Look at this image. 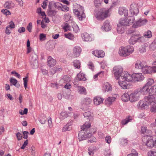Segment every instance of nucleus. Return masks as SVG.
<instances>
[{
    "instance_id": "obj_57",
    "label": "nucleus",
    "mask_w": 156,
    "mask_h": 156,
    "mask_svg": "<svg viewBox=\"0 0 156 156\" xmlns=\"http://www.w3.org/2000/svg\"><path fill=\"white\" fill-rule=\"evenodd\" d=\"M53 5L55 8L58 9H60L61 6H62V4L59 2L54 3Z\"/></svg>"
},
{
    "instance_id": "obj_13",
    "label": "nucleus",
    "mask_w": 156,
    "mask_h": 156,
    "mask_svg": "<svg viewBox=\"0 0 156 156\" xmlns=\"http://www.w3.org/2000/svg\"><path fill=\"white\" fill-rule=\"evenodd\" d=\"M102 30L106 31H110L111 29L110 23L108 20H105L101 27Z\"/></svg>"
},
{
    "instance_id": "obj_59",
    "label": "nucleus",
    "mask_w": 156,
    "mask_h": 156,
    "mask_svg": "<svg viewBox=\"0 0 156 156\" xmlns=\"http://www.w3.org/2000/svg\"><path fill=\"white\" fill-rule=\"evenodd\" d=\"M28 77V76H26V77L23 78L24 87L26 89V88L27 87V86Z\"/></svg>"
},
{
    "instance_id": "obj_8",
    "label": "nucleus",
    "mask_w": 156,
    "mask_h": 156,
    "mask_svg": "<svg viewBox=\"0 0 156 156\" xmlns=\"http://www.w3.org/2000/svg\"><path fill=\"white\" fill-rule=\"evenodd\" d=\"M143 37H141L139 34L133 35L129 40V43L130 44L133 45L136 42L141 41L144 38Z\"/></svg>"
},
{
    "instance_id": "obj_25",
    "label": "nucleus",
    "mask_w": 156,
    "mask_h": 156,
    "mask_svg": "<svg viewBox=\"0 0 156 156\" xmlns=\"http://www.w3.org/2000/svg\"><path fill=\"white\" fill-rule=\"evenodd\" d=\"M120 80L118 82L119 85L123 89H126L129 88V85L126 82V81L122 80Z\"/></svg>"
},
{
    "instance_id": "obj_20",
    "label": "nucleus",
    "mask_w": 156,
    "mask_h": 156,
    "mask_svg": "<svg viewBox=\"0 0 156 156\" xmlns=\"http://www.w3.org/2000/svg\"><path fill=\"white\" fill-rule=\"evenodd\" d=\"M139 91L140 94L143 95H146L149 92L150 94H151L150 93V88L145 85L140 89Z\"/></svg>"
},
{
    "instance_id": "obj_29",
    "label": "nucleus",
    "mask_w": 156,
    "mask_h": 156,
    "mask_svg": "<svg viewBox=\"0 0 156 156\" xmlns=\"http://www.w3.org/2000/svg\"><path fill=\"white\" fill-rule=\"evenodd\" d=\"M146 83L145 85L149 87L150 86H152L154 83H155V82L153 79L148 78L147 79Z\"/></svg>"
},
{
    "instance_id": "obj_31",
    "label": "nucleus",
    "mask_w": 156,
    "mask_h": 156,
    "mask_svg": "<svg viewBox=\"0 0 156 156\" xmlns=\"http://www.w3.org/2000/svg\"><path fill=\"white\" fill-rule=\"evenodd\" d=\"M120 26H127L128 25V23L127 19L124 18L120 19L119 20V25Z\"/></svg>"
},
{
    "instance_id": "obj_60",
    "label": "nucleus",
    "mask_w": 156,
    "mask_h": 156,
    "mask_svg": "<svg viewBox=\"0 0 156 156\" xmlns=\"http://www.w3.org/2000/svg\"><path fill=\"white\" fill-rule=\"evenodd\" d=\"M81 133L79 132V133L78 137L80 141L83 140H84L86 138V135L85 136L84 135H81Z\"/></svg>"
},
{
    "instance_id": "obj_40",
    "label": "nucleus",
    "mask_w": 156,
    "mask_h": 156,
    "mask_svg": "<svg viewBox=\"0 0 156 156\" xmlns=\"http://www.w3.org/2000/svg\"><path fill=\"white\" fill-rule=\"evenodd\" d=\"M84 8L80 6V5H78L77 6V9H76L74 10V12L75 14H78L81 11H84Z\"/></svg>"
},
{
    "instance_id": "obj_21",
    "label": "nucleus",
    "mask_w": 156,
    "mask_h": 156,
    "mask_svg": "<svg viewBox=\"0 0 156 156\" xmlns=\"http://www.w3.org/2000/svg\"><path fill=\"white\" fill-rule=\"evenodd\" d=\"M92 100L89 98H85L83 99L81 103L83 106H88L91 103Z\"/></svg>"
},
{
    "instance_id": "obj_2",
    "label": "nucleus",
    "mask_w": 156,
    "mask_h": 156,
    "mask_svg": "<svg viewBox=\"0 0 156 156\" xmlns=\"http://www.w3.org/2000/svg\"><path fill=\"white\" fill-rule=\"evenodd\" d=\"M144 78L141 73H133L131 75L128 72H125L121 76L122 80L128 82L140 81L143 80Z\"/></svg>"
},
{
    "instance_id": "obj_14",
    "label": "nucleus",
    "mask_w": 156,
    "mask_h": 156,
    "mask_svg": "<svg viewBox=\"0 0 156 156\" xmlns=\"http://www.w3.org/2000/svg\"><path fill=\"white\" fill-rule=\"evenodd\" d=\"M147 22V20L146 19H140L135 23H134L133 27L134 28H136L144 25Z\"/></svg>"
},
{
    "instance_id": "obj_6",
    "label": "nucleus",
    "mask_w": 156,
    "mask_h": 156,
    "mask_svg": "<svg viewBox=\"0 0 156 156\" xmlns=\"http://www.w3.org/2000/svg\"><path fill=\"white\" fill-rule=\"evenodd\" d=\"M143 140L145 143L146 145L148 147L152 148L154 146V140L152 134L150 135H145L143 138Z\"/></svg>"
},
{
    "instance_id": "obj_46",
    "label": "nucleus",
    "mask_w": 156,
    "mask_h": 156,
    "mask_svg": "<svg viewBox=\"0 0 156 156\" xmlns=\"http://www.w3.org/2000/svg\"><path fill=\"white\" fill-rule=\"evenodd\" d=\"M128 23V25H131L133 23L135 20V18L134 16H128L127 19Z\"/></svg>"
},
{
    "instance_id": "obj_33",
    "label": "nucleus",
    "mask_w": 156,
    "mask_h": 156,
    "mask_svg": "<svg viewBox=\"0 0 156 156\" xmlns=\"http://www.w3.org/2000/svg\"><path fill=\"white\" fill-rule=\"evenodd\" d=\"M10 82L12 85H14L16 87H20V84L16 79L13 78H10Z\"/></svg>"
},
{
    "instance_id": "obj_38",
    "label": "nucleus",
    "mask_w": 156,
    "mask_h": 156,
    "mask_svg": "<svg viewBox=\"0 0 156 156\" xmlns=\"http://www.w3.org/2000/svg\"><path fill=\"white\" fill-rule=\"evenodd\" d=\"M70 112H62L60 113V118L62 119H65L67 118L69 116H70L71 115Z\"/></svg>"
},
{
    "instance_id": "obj_17",
    "label": "nucleus",
    "mask_w": 156,
    "mask_h": 156,
    "mask_svg": "<svg viewBox=\"0 0 156 156\" xmlns=\"http://www.w3.org/2000/svg\"><path fill=\"white\" fill-rule=\"evenodd\" d=\"M112 87L108 82H105L102 85L103 90L105 92L110 91L112 90Z\"/></svg>"
},
{
    "instance_id": "obj_22",
    "label": "nucleus",
    "mask_w": 156,
    "mask_h": 156,
    "mask_svg": "<svg viewBox=\"0 0 156 156\" xmlns=\"http://www.w3.org/2000/svg\"><path fill=\"white\" fill-rule=\"evenodd\" d=\"M128 10L125 8L124 7H121L119 8V14L122 15L124 14L125 17L128 15Z\"/></svg>"
},
{
    "instance_id": "obj_42",
    "label": "nucleus",
    "mask_w": 156,
    "mask_h": 156,
    "mask_svg": "<svg viewBox=\"0 0 156 156\" xmlns=\"http://www.w3.org/2000/svg\"><path fill=\"white\" fill-rule=\"evenodd\" d=\"M102 0H94V4L95 6L97 8L100 7L102 2Z\"/></svg>"
},
{
    "instance_id": "obj_45",
    "label": "nucleus",
    "mask_w": 156,
    "mask_h": 156,
    "mask_svg": "<svg viewBox=\"0 0 156 156\" xmlns=\"http://www.w3.org/2000/svg\"><path fill=\"white\" fill-rule=\"evenodd\" d=\"M117 30L118 33L119 34H122L124 32V27L119 25H118Z\"/></svg>"
},
{
    "instance_id": "obj_12",
    "label": "nucleus",
    "mask_w": 156,
    "mask_h": 156,
    "mask_svg": "<svg viewBox=\"0 0 156 156\" xmlns=\"http://www.w3.org/2000/svg\"><path fill=\"white\" fill-rule=\"evenodd\" d=\"M137 5L135 3L132 4L130 5V12L131 14L136 15L139 13Z\"/></svg>"
},
{
    "instance_id": "obj_61",
    "label": "nucleus",
    "mask_w": 156,
    "mask_h": 156,
    "mask_svg": "<svg viewBox=\"0 0 156 156\" xmlns=\"http://www.w3.org/2000/svg\"><path fill=\"white\" fill-rule=\"evenodd\" d=\"M71 16L69 14H67L64 16V19L66 21H67L69 20H71Z\"/></svg>"
},
{
    "instance_id": "obj_11",
    "label": "nucleus",
    "mask_w": 156,
    "mask_h": 156,
    "mask_svg": "<svg viewBox=\"0 0 156 156\" xmlns=\"http://www.w3.org/2000/svg\"><path fill=\"white\" fill-rule=\"evenodd\" d=\"M37 57L36 55L34 54L30 58V63L33 69H36L38 67V63L37 60Z\"/></svg>"
},
{
    "instance_id": "obj_39",
    "label": "nucleus",
    "mask_w": 156,
    "mask_h": 156,
    "mask_svg": "<svg viewBox=\"0 0 156 156\" xmlns=\"http://www.w3.org/2000/svg\"><path fill=\"white\" fill-rule=\"evenodd\" d=\"M78 92L81 94H85L86 93V89L83 86L78 87Z\"/></svg>"
},
{
    "instance_id": "obj_1",
    "label": "nucleus",
    "mask_w": 156,
    "mask_h": 156,
    "mask_svg": "<svg viewBox=\"0 0 156 156\" xmlns=\"http://www.w3.org/2000/svg\"><path fill=\"white\" fill-rule=\"evenodd\" d=\"M156 103V95L149 94L148 96L145 97L144 99L140 100L137 105L138 109H147L149 105L152 104Z\"/></svg>"
},
{
    "instance_id": "obj_35",
    "label": "nucleus",
    "mask_w": 156,
    "mask_h": 156,
    "mask_svg": "<svg viewBox=\"0 0 156 156\" xmlns=\"http://www.w3.org/2000/svg\"><path fill=\"white\" fill-rule=\"evenodd\" d=\"M62 70V69L60 67H55L54 68H52L50 69V73L51 74H54L56 72L61 71Z\"/></svg>"
},
{
    "instance_id": "obj_5",
    "label": "nucleus",
    "mask_w": 156,
    "mask_h": 156,
    "mask_svg": "<svg viewBox=\"0 0 156 156\" xmlns=\"http://www.w3.org/2000/svg\"><path fill=\"white\" fill-rule=\"evenodd\" d=\"M123 71V68L120 65H117L113 67L112 72L116 80H119L120 76L121 78V76L125 72L122 74Z\"/></svg>"
},
{
    "instance_id": "obj_10",
    "label": "nucleus",
    "mask_w": 156,
    "mask_h": 156,
    "mask_svg": "<svg viewBox=\"0 0 156 156\" xmlns=\"http://www.w3.org/2000/svg\"><path fill=\"white\" fill-rule=\"evenodd\" d=\"M140 94L139 90H136L130 94V102H133L138 101L140 96Z\"/></svg>"
},
{
    "instance_id": "obj_3",
    "label": "nucleus",
    "mask_w": 156,
    "mask_h": 156,
    "mask_svg": "<svg viewBox=\"0 0 156 156\" xmlns=\"http://www.w3.org/2000/svg\"><path fill=\"white\" fill-rule=\"evenodd\" d=\"M109 10L107 8L100 9L95 13L94 16L99 20H102L110 16Z\"/></svg>"
},
{
    "instance_id": "obj_16",
    "label": "nucleus",
    "mask_w": 156,
    "mask_h": 156,
    "mask_svg": "<svg viewBox=\"0 0 156 156\" xmlns=\"http://www.w3.org/2000/svg\"><path fill=\"white\" fill-rule=\"evenodd\" d=\"M104 99L102 97L97 96L94 98L93 102L94 105L98 106L102 104Z\"/></svg>"
},
{
    "instance_id": "obj_63",
    "label": "nucleus",
    "mask_w": 156,
    "mask_h": 156,
    "mask_svg": "<svg viewBox=\"0 0 156 156\" xmlns=\"http://www.w3.org/2000/svg\"><path fill=\"white\" fill-rule=\"evenodd\" d=\"M9 25L7 26L8 27L11 29H13L15 28V24L12 21H10L9 23Z\"/></svg>"
},
{
    "instance_id": "obj_32",
    "label": "nucleus",
    "mask_w": 156,
    "mask_h": 156,
    "mask_svg": "<svg viewBox=\"0 0 156 156\" xmlns=\"http://www.w3.org/2000/svg\"><path fill=\"white\" fill-rule=\"evenodd\" d=\"M77 77L79 81L83 80L85 81L86 80L85 74L81 72L78 74Z\"/></svg>"
},
{
    "instance_id": "obj_36",
    "label": "nucleus",
    "mask_w": 156,
    "mask_h": 156,
    "mask_svg": "<svg viewBox=\"0 0 156 156\" xmlns=\"http://www.w3.org/2000/svg\"><path fill=\"white\" fill-rule=\"evenodd\" d=\"M64 36L66 38L72 41H74L75 38L74 35L70 33L65 34Z\"/></svg>"
},
{
    "instance_id": "obj_34",
    "label": "nucleus",
    "mask_w": 156,
    "mask_h": 156,
    "mask_svg": "<svg viewBox=\"0 0 156 156\" xmlns=\"http://www.w3.org/2000/svg\"><path fill=\"white\" fill-rule=\"evenodd\" d=\"M91 126L90 122H86L85 123L81 126V129L83 130H85L89 128Z\"/></svg>"
},
{
    "instance_id": "obj_62",
    "label": "nucleus",
    "mask_w": 156,
    "mask_h": 156,
    "mask_svg": "<svg viewBox=\"0 0 156 156\" xmlns=\"http://www.w3.org/2000/svg\"><path fill=\"white\" fill-rule=\"evenodd\" d=\"M105 140L106 142L108 144H110L111 142V136L108 135L105 138Z\"/></svg>"
},
{
    "instance_id": "obj_15",
    "label": "nucleus",
    "mask_w": 156,
    "mask_h": 156,
    "mask_svg": "<svg viewBox=\"0 0 156 156\" xmlns=\"http://www.w3.org/2000/svg\"><path fill=\"white\" fill-rule=\"evenodd\" d=\"M82 50V48L80 46H75L73 49V56L75 57H78L80 55Z\"/></svg>"
},
{
    "instance_id": "obj_52",
    "label": "nucleus",
    "mask_w": 156,
    "mask_h": 156,
    "mask_svg": "<svg viewBox=\"0 0 156 156\" xmlns=\"http://www.w3.org/2000/svg\"><path fill=\"white\" fill-rule=\"evenodd\" d=\"M150 93L156 94V85L152 86L150 88Z\"/></svg>"
},
{
    "instance_id": "obj_47",
    "label": "nucleus",
    "mask_w": 156,
    "mask_h": 156,
    "mask_svg": "<svg viewBox=\"0 0 156 156\" xmlns=\"http://www.w3.org/2000/svg\"><path fill=\"white\" fill-rule=\"evenodd\" d=\"M144 36L145 37L150 38L152 36L151 32L150 30H147L144 32Z\"/></svg>"
},
{
    "instance_id": "obj_51",
    "label": "nucleus",
    "mask_w": 156,
    "mask_h": 156,
    "mask_svg": "<svg viewBox=\"0 0 156 156\" xmlns=\"http://www.w3.org/2000/svg\"><path fill=\"white\" fill-rule=\"evenodd\" d=\"M138 155L137 151L134 149H132L131 153L128 154L127 156H138Z\"/></svg>"
},
{
    "instance_id": "obj_9",
    "label": "nucleus",
    "mask_w": 156,
    "mask_h": 156,
    "mask_svg": "<svg viewBox=\"0 0 156 156\" xmlns=\"http://www.w3.org/2000/svg\"><path fill=\"white\" fill-rule=\"evenodd\" d=\"M81 36L82 40L84 41L90 42L94 40V37L93 34H88L87 32L82 34Z\"/></svg>"
},
{
    "instance_id": "obj_55",
    "label": "nucleus",
    "mask_w": 156,
    "mask_h": 156,
    "mask_svg": "<svg viewBox=\"0 0 156 156\" xmlns=\"http://www.w3.org/2000/svg\"><path fill=\"white\" fill-rule=\"evenodd\" d=\"M62 28L65 31H66L67 30H69L70 27L67 23H65L63 26Z\"/></svg>"
},
{
    "instance_id": "obj_49",
    "label": "nucleus",
    "mask_w": 156,
    "mask_h": 156,
    "mask_svg": "<svg viewBox=\"0 0 156 156\" xmlns=\"http://www.w3.org/2000/svg\"><path fill=\"white\" fill-rule=\"evenodd\" d=\"M104 72L103 71H101L99 73H97V74L94 75V76L93 78L94 79V80H96L98 79V76H100L101 77H102L104 75Z\"/></svg>"
},
{
    "instance_id": "obj_23",
    "label": "nucleus",
    "mask_w": 156,
    "mask_h": 156,
    "mask_svg": "<svg viewBox=\"0 0 156 156\" xmlns=\"http://www.w3.org/2000/svg\"><path fill=\"white\" fill-rule=\"evenodd\" d=\"M116 98L114 97H109L105 100V104L108 106L111 105L112 103L115 101Z\"/></svg>"
},
{
    "instance_id": "obj_18",
    "label": "nucleus",
    "mask_w": 156,
    "mask_h": 156,
    "mask_svg": "<svg viewBox=\"0 0 156 156\" xmlns=\"http://www.w3.org/2000/svg\"><path fill=\"white\" fill-rule=\"evenodd\" d=\"M70 81V78L68 76H64L59 81L58 85L61 86H63L64 83L69 82Z\"/></svg>"
},
{
    "instance_id": "obj_50",
    "label": "nucleus",
    "mask_w": 156,
    "mask_h": 156,
    "mask_svg": "<svg viewBox=\"0 0 156 156\" xmlns=\"http://www.w3.org/2000/svg\"><path fill=\"white\" fill-rule=\"evenodd\" d=\"M73 65L76 68H80V62L78 60H75L73 61Z\"/></svg>"
},
{
    "instance_id": "obj_37",
    "label": "nucleus",
    "mask_w": 156,
    "mask_h": 156,
    "mask_svg": "<svg viewBox=\"0 0 156 156\" xmlns=\"http://www.w3.org/2000/svg\"><path fill=\"white\" fill-rule=\"evenodd\" d=\"M77 16L79 19L80 20H82L83 18H85V15L84 12V11H81L78 14H75Z\"/></svg>"
},
{
    "instance_id": "obj_4",
    "label": "nucleus",
    "mask_w": 156,
    "mask_h": 156,
    "mask_svg": "<svg viewBox=\"0 0 156 156\" xmlns=\"http://www.w3.org/2000/svg\"><path fill=\"white\" fill-rule=\"evenodd\" d=\"M134 50L133 47L130 45L122 47L119 48V54L121 56L126 57L131 54Z\"/></svg>"
},
{
    "instance_id": "obj_26",
    "label": "nucleus",
    "mask_w": 156,
    "mask_h": 156,
    "mask_svg": "<svg viewBox=\"0 0 156 156\" xmlns=\"http://www.w3.org/2000/svg\"><path fill=\"white\" fill-rule=\"evenodd\" d=\"M141 133L143 134H145V135H150L152 134V131L151 130L147 129V128L144 126L141 127Z\"/></svg>"
},
{
    "instance_id": "obj_41",
    "label": "nucleus",
    "mask_w": 156,
    "mask_h": 156,
    "mask_svg": "<svg viewBox=\"0 0 156 156\" xmlns=\"http://www.w3.org/2000/svg\"><path fill=\"white\" fill-rule=\"evenodd\" d=\"M132 120V117L129 116L128 117L126 118L125 119L122 120V125H126Z\"/></svg>"
},
{
    "instance_id": "obj_54",
    "label": "nucleus",
    "mask_w": 156,
    "mask_h": 156,
    "mask_svg": "<svg viewBox=\"0 0 156 156\" xmlns=\"http://www.w3.org/2000/svg\"><path fill=\"white\" fill-rule=\"evenodd\" d=\"M39 39L40 41H44L46 39V35L44 34H41L39 35Z\"/></svg>"
},
{
    "instance_id": "obj_28",
    "label": "nucleus",
    "mask_w": 156,
    "mask_h": 156,
    "mask_svg": "<svg viewBox=\"0 0 156 156\" xmlns=\"http://www.w3.org/2000/svg\"><path fill=\"white\" fill-rule=\"evenodd\" d=\"M14 6V4L11 1L7 2L4 5L5 8L7 9H12Z\"/></svg>"
},
{
    "instance_id": "obj_27",
    "label": "nucleus",
    "mask_w": 156,
    "mask_h": 156,
    "mask_svg": "<svg viewBox=\"0 0 156 156\" xmlns=\"http://www.w3.org/2000/svg\"><path fill=\"white\" fill-rule=\"evenodd\" d=\"M130 94L128 93H125L122 96L121 98L122 100L123 101L126 102L129 101H130Z\"/></svg>"
},
{
    "instance_id": "obj_24",
    "label": "nucleus",
    "mask_w": 156,
    "mask_h": 156,
    "mask_svg": "<svg viewBox=\"0 0 156 156\" xmlns=\"http://www.w3.org/2000/svg\"><path fill=\"white\" fill-rule=\"evenodd\" d=\"M83 115L84 117L87 118L90 121H92L94 119L93 114L90 111H88L84 113Z\"/></svg>"
},
{
    "instance_id": "obj_44",
    "label": "nucleus",
    "mask_w": 156,
    "mask_h": 156,
    "mask_svg": "<svg viewBox=\"0 0 156 156\" xmlns=\"http://www.w3.org/2000/svg\"><path fill=\"white\" fill-rule=\"evenodd\" d=\"M56 63V60L51 57L49 56V67L54 66Z\"/></svg>"
},
{
    "instance_id": "obj_53",
    "label": "nucleus",
    "mask_w": 156,
    "mask_h": 156,
    "mask_svg": "<svg viewBox=\"0 0 156 156\" xmlns=\"http://www.w3.org/2000/svg\"><path fill=\"white\" fill-rule=\"evenodd\" d=\"M152 105L151 107L150 111L152 112H156V103L152 104Z\"/></svg>"
},
{
    "instance_id": "obj_7",
    "label": "nucleus",
    "mask_w": 156,
    "mask_h": 156,
    "mask_svg": "<svg viewBox=\"0 0 156 156\" xmlns=\"http://www.w3.org/2000/svg\"><path fill=\"white\" fill-rule=\"evenodd\" d=\"M142 72L144 73L149 74L156 73V61L153 63L152 66H145L142 69Z\"/></svg>"
},
{
    "instance_id": "obj_48",
    "label": "nucleus",
    "mask_w": 156,
    "mask_h": 156,
    "mask_svg": "<svg viewBox=\"0 0 156 156\" xmlns=\"http://www.w3.org/2000/svg\"><path fill=\"white\" fill-rule=\"evenodd\" d=\"M144 66L142 63L140 62H138L135 64V67L136 68L141 69L142 70L143 67H144Z\"/></svg>"
},
{
    "instance_id": "obj_64",
    "label": "nucleus",
    "mask_w": 156,
    "mask_h": 156,
    "mask_svg": "<svg viewBox=\"0 0 156 156\" xmlns=\"http://www.w3.org/2000/svg\"><path fill=\"white\" fill-rule=\"evenodd\" d=\"M104 154L105 156H113L112 154L109 150L106 151Z\"/></svg>"
},
{
    "instance_id": "obj_56",
    "label": "nucleus",
    "mask_w": 156,
    "mask_h": 156,
    "mask_svg": "<svg viewBox=\"0 0 156 156\" xmlns=\"http://www.w3.org/2000/svg\"><path fill=\"white\" fill-rule=\"evenodd\" d=\"M120 143L123 145H125L127 144L128 142V140L126 138H122L120 140Z\"/></svg>"
},
{
    "instance_id": "obj_30",
    "label": "nucleus",
    "mask_w": 156,
    "mask_h": 156,
    "mask_svg": "<svg viewBox=\"0 0 156 156\" xmlns=\"http://www.w3.org/2000/svg\"><path fill=\"white\" fill-rule=\"evenodd\" d=\"M72 129V123L71 122L68 123L65 125L62 128V132H65L67 131H69Z\"/></svg>"
},
{
    "instance_id": "obj_19",
    "label": "nucleus",
    "mask_w": 156,
    "mask_h": 156,
    "mask_svg": "<svg viewBox=\"0 0 156 156\" xmlns=\"http://www.w3.org/2000/svg\"><path fill=\"white\" fill-rule=\"evenodd\" d=\"M92 53L95 56L98 58H103L105 55L104 52L102 50H95L92 51Z\"/></svg>"
},
{
    "instance_id": "obj_43",
    "label": "nucleus",
    "mask_w": 156,
    "mask_h": 156,
    "mask_svg": "<svg viewBox=\"0 0 156 156\" xmlns=\"http://www.w3.org/2000/svg\"><path fill=\"white\" fill-rule=\"evenodd\" d=\"M72 27L73 31L75 33H77L79 32L80 30V29L76 24L73 23Z\"/></svg>"
},
{
    "instance_id": "obj_58",
    "label": "nucleus",
    "mask_w": 156,
    "mask_h": 156,
    "mask_svg": "<svg viewBox=\"0 0 156 156\" xmlns=\"http://www.w3.org/2000/svg\"><path fill=\"white\" fill-rule=\"evenodd\" d=\"M149 156H156V150H151L148 153Z\"/></svg>"
}]
</instances>
